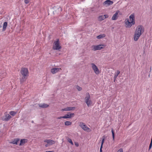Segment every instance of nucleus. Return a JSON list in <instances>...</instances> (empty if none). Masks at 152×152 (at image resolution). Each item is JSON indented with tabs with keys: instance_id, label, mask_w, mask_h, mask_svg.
<instances>
[{
	"instance_id": "obj_44",
	"label": "nucleus",
	"mask_w": 152,
	"mask_h": 152,
	"mask_svg": "<svg viewBox=\"0 0 152 152\" xmlns=\"http://www.w3.org/2000/svg\"><path fill=\"white\" fill-rule=\"evenodd\" d=\"M1 27V26L0 25V27Z\"/></svg>"
},
{
	"instance_id": "obj_28",
	"label": "nucleus",
	"mask_w": 152,
	"mask_h": 152,
	"mask_svg": "<svg viewBox=\"0 0 152 152\" xmlns=\"http://www.w3.org/2000/svg\"><path fill=\"white\" fill-rule=\"evenodd\" d=\"M76 88L78 90V91H80L82 90V88L81 87H80L78 86H76Z\"/></svg>"
},
{
	"instance_id": "obj_39",
	"label": "nucleus",
	"mask_w": 152,
	"mask_h": 152,
	"mask_svg": "<svg viewBox=\"0 0 152 152\" xmlns=\"http://www.w3.org/2000/svg\"><path fill=\"white\" fill-rule=\"evenodd\" d=\"M75 145L77 147H78L79 146V144L78 143H75Z\"/></svg>"
},
{
	"instance_id": "obj_40",
	"label": "nucleus",
	"mask_w": 152,
	"mask_h": 152,
	"mask_svg": "<svg viewBox=\"0 0 152 152\" xmlns=\"http://www.w3.org/2000/svg\"><path fill=\"white\" fill-rule=\"evenodd\" d=\"M45 152H54L53 151H47Z\"/></svg>"
},
{
	"instance_id": "obj_37",
	"label": "nucleus",
	"mask_w": 152,
	"mask_h": 152,
	"mask_svg": "<svg viewBox=\"0 0 152 152\" xmlns=\"http://www.w3.org/2000/svg\"><path fill=\"white\" fill-rule=\"evenodd\" d=\"M62 117H63V116H61V117H59L58 118V119H61L62 118H63Z\"/></svg>"
},
{
	"instance_id": "obj_13",
	"label": "nucleus",
	"mask_w": 152,
	"mask_h": 152,
	"mask_svg": "<svg viewBox=\"0 0 152 152\" xmlns=\"http://www.w3.org/2000/svg\"><path fill=\"white\" fill-rule=\"evenodd\" d=\"M74 115V114L73 113L68 114L63 116V117L64 118H70L73 116Z\"/></svg>"
},
{
	"instance_id": "obj_9",
	"label": "nucleus",
	"mask_w": 152,
	"mask_h": 152,
	"mask_svg": "<svg viewBox=\"0 0 152 152\" xmlns=\"http://www.w3.org/2000/svg\"><path fill=\"white\" fill-rule=\"evenodd\" d=\"M118 13H119L120 15H121L120 11L119 10L116 11L115 13L113 16L111 18L112 20H117L118 17Z\"/></svg>"
},
{
	"instance_id": "obj_18",
	"label": "nucleus",
	"mask_w": 152,
	"mask_h": 152,
	"mask_svg": "<svg viewBox=\"0 0 152 152\" xmlns=\"http://www.w3.org/2000/svg\"><path fill=\"white\" fill-rule=\"evenodd\" d=\"M7 25V22H5L4 23V24L3 25V29H2V31H4L6 30Z\"/></svg>"
},
{
	"instance_id": "obj_2",
	"label": "nucleus",
	"mask_w": 152,
	"mask_h": 152,
	"mask_svg": "<svg viewBox=\"0 0 152 152\" xmlns=\"http://www.w3.org/2000/svg\"><path fill=\"white\" fill-rule=\"evenodd\" d=\"M130 21L128 19L126 20L125 24L126 28H130L135 24L134 14H132L129 17Z\"/></svg>"
},
{
	"instance_id": "obj_15",
	"label": "nucleus",
	"mask_w": 152,
	"mask_h": 152,
	"mask_svg": "<svg viewBox=\"0 0 152 152\" xmlns=\"http://www.w3.org/2000/svg\"><path fill=\"white\" fill-rule=\"evenodd\" d=\"M20 140L19 138H16L13 140L12 141L10 142V143H12L14 144L17 145L18 142Z\"/></svg>"
},
{
	"instance_id": "obj_30",
	"label": "nucleus",
	"mask_w": 152,
	"mask_h": 152,
	"mask_svg": "<svg viewBox=\"0 0 152 152\" xmlns=\"http://www.w3.org/2000/svg\"><path fill=\"white\" fill-rule=\"evenodd\" d=\"M105 138V136H103L102 139V142H101V144H102V145H103V144Z\"/></svg>"
},
{
	"instance_id": "obj_3",
	"label": "nucleus",
	"mask_w": 152,
	"mask_h": 152,
	"mask_svg": "<svg viewBox=\"0 0 152 152\" xmlns=\"http://www.w3.org/2000/svg\"><path fill=\"white\" fill-rule=\"evenodd\" d=\"M84 99L85 102L88 107H89L91 105L92 103V102L89 93H87L86 94Z\"/></svg>"
},
{
	"instance_id": "obj_31",
	"label": "nucleus",
	"mask_w": 152,
	"mask_h": 152,
	"mask_svg": "<svg viewBox=\"0 0 152 152\" xmlns=\"http://www.w3.org/2000/svg\"><path fill=\"white\" fill-rule=\"evenodd\" d=\"M72 145H73V142L72 140L70 138H68L67 140Z\"/></svg>"
},
{
	"instance_id": "obj_22",
	"label": "nucleus",
	"mask_w": 152,
	"mask_h": 152,
	"mask_svg": "<svg viewBox=\"0 0 152 152\" xmlns=\"http://www.w3.org/2000/svg\"><path fill=\"white\" fill-rule=\"evenodd\" d=\"M93 70L94 71L96 75L99 74L100 73L99 71V69H98V67L96 68V69H94V70Z\"/></svg>"
},
{
	"instance_id": "obj_34",
	"label": "nucleus",
	"mask_w": 152,
	"mask_h": 152,
	"mask_svg": "<svg viewBox=\"0 0 152 152\" xmlns=\"http://www.w3.org/2000/svg\"><path fill=\"white\" fill-rule=\"evenodd\" d=\"M117 152H123V149L122 148H120Z\"/></svg>"
},
{
	"instance_id": "obj_36",
	"label": "nucleus",
	"mask_w": 152,
	"mask_h": 152,
	"mask_svg": "<svg viewBox=\"0 0 152 152\" xmlns=\"http://www.w3.org/2000/svg\"><path fill=\"white\" fill-rule=\"evenodd\" d=\"M50 145H49V144L48 143L47 144H46L45 145V146L46 147H48V146H49Z\"/></svg>"
},
{
	"instance_id": "obj_41",
	"label": "nucleus",
	"mask_w": 152,
	"mask_h": 152,
	"mask_svg": "<svg viewBox=\"0 0 152 152\" xmlns=\"http://www.w3.org/2000/svg\"><path fill=\"white\" fill-rule=\"evenodd\" d=\"M100 152H102V149H100Z\"/></svg>"
},
{
	"instance_id": "obj_8",
	"label": "nucleus",
	"mask_w": 152,
	"mask_h": 152,
	"mask_svg": "<svg viewBox=\"0 0 152 152\" xmlns=\"http://www.w3.org/2000/svg\"><path fill=\"white\" fill-rule=\"evenodd\" d=\"M11 118V116L6 113H4V115L3 116L2 120L4 121H8Z\"/></svg>"
},
{
	"instance_id": "obj_45",
	"label": "nucleus",
	"mask_w": 152,
	"mask_h": 152,
	"mask_svg": "<svg viewBox=\"0 0 152 152\" xmlns=\"http://www.w3.org/2000/svg\"><path fill=\"white\" fill-rule=\"evenodd\" d=\"M151 111L152 112V108L151 109Z\"/></svg>"
},
{
	"instance_id": "obj_33",
	"label": "nucleus",
	"mask_w": 152,
	"mask_h": 152,
	"mask_svg": "<svg viewBox=\"0 0 152 152\" xmlns=\"http://www.w3.org/2000/svg\"><path fill=\"white\" fill-rule=\"evenodd\" d=\"M29 0H25L24 2L25 4H27L29 3Z\"/></svg>"
},
{
	"instance_id": "obj_1",
	"label": "nucleus",
	"mask_w": 152,
	"mask_h": 152,
	"mask_svg": "<svg viewBox=\"0 0 152 152\" xmlns=\"http://www.w3.org/2000/svg\"><path fill=\"white\" fill-rule=\"evenodd\" d=\"M144 32V28L141 25H138L136 28L134 37V40L137 41L140 36Z\"/></svg>"
},
{
	"instance_id": "obj_32",
	"label": "nucleus",
	"mask_w": 152,
	"mask_h": 152,
	"mask_svg": "<svg viewBox=\"0 0 152 152\" xmlns=\"http://www.w3.org/2000/svg\"><path fill=\"white\" fill-rule=\"evenodd\" d=\"M103 16H104V19L106 18H108L109 17L108 15H107V14L104 15Z\"/></svg>"
},
{
	"instance_id": "obj_16",
	"label": "nucleus",
	"mask_w": 152,
	"mask_h": 152,
	"mask_svg": "<svg viewBox=\"0 0 152 152\" xmlns=\"http://www.w3.org/2000/svg\"><path fill=\"white\" fill-rule=\"evenodd\" d=\"M28 140L27 139H23L20 140V145H24L25 143L27 142Z\"/></svg>"
},
{
	"instance_id": "obj_10",
	"label": "nucleus",
	"mask_w": 152,
	"mask_h": 152,
	"mask_svg": "<svg viewBox=\"0 0 152 152\" xmlns=\"http://www.w3.org/2000/svg\"><path fill=\"white\" fill-rule=\"evenodd\" d=\"M44 142L48 143L50 145L55 144V141H54L49 139H46L45 140Z\"/></svg>"
},
{
	"instance_id": "obj_24",
	"label": "nucleus",
	"mask_w": 152,
	"mask_h": 152,
	"mask_svg": "<svg viewBox=\"0 0 152 152\" xmlns=\"http://www.w3.org/2000/svg\"><path fill=\"white\" fill-rule=\"evenodd\" d=\"M98 19L100 21L104 20V16L102 15L99 16L98 17Z\"/></svg>"
},
{
	"instance_id": "obj_17",
	"label": "nucleus",
	"mask_w": 152,
	"mask_h": 152,
	"mask_svg": "<svg viewBox=\"0 0 152 152\" xmlns=\"http://www.w3.org/2000/svg\"><path fill=\"white\" fill-rule=\"evenodd\" d=\"M39 106L40 107L43 108H47L49 106L48 104L45 103L39 104Z\"/></svg>"
},
{
	"instance_id": "obj_5",
	"label": "nucleus",
	"mask_w": 152,
	"mask_h": 152,
	"mask_svg": "<svg viewBox=\"0 0 152 152\" xmlns=\"http://www.w3.org/2000/svg\"><path fill=\"white\" fill-rule=\"evenodd\" d=\"M80 126L84 131L89 132L91 131L90 129L85 124L82 122H80L79 124Z\"/></svg>"
},
{
	"instance_id": "obj_6",
	"label": "nucleus",
	"mask_w": 152,
	"mask_h": 152,
	"mask_svg": "<svg viewBox=\"0 0 152 152\" xmlns=\"http://www.w3.org/2000/svg\"><path fill=\"white\" fill-rule=\"evenodd\" d=\"M106 45H94L92 46V50L94 51L101 50L105 47Z\"/></svg>"
},
{
	"instance_id": "obj_4",
	"label": "nucleus",
	"mask_w": 152,
	"mask_h": 152,
	"mask_svg": "<svg viewBox=\"0 0 152 152\" xmlns=\"http://www.w3.org/2000/svg\"><path fill=\"white\" fill-rule=\"evenodd\" d=\"M61 46L59 45V39H58L53 43V49L54 50H59L61 48Z\"/></svg>"
},
{
	"instance_id": "obj_35",
	"label": "nucleus",
	"mask_w": 152,
	"mask_h": 152,
	"mask_svg": "<svg viewBox=\"0 0 152 152\" xmlns=\"http://www.w3.org/2000/svg\"><path fill=\"white\" fill-rule=\"evenodd\" d=\"M58 9H59L60 11H62V9L61 7H59V8H58Z\"/></svg>"
},
{
	"instance_id": "obj_43",
	"label": "nucleus",
	"mask_w": 152,
	"mask_h": 152,
	"mask_svg": "<svg viewBox=\"0 0 152 152\" xmlns=\"http://www.w3.org/2000/svg\"><path fill=\"white\" fill-rule=\"evenodd\" d=\"M148 77H150V75H148Z\"/></svg>"
},
{
	"instance_id": "obj_26",
	"label": "nucleus",
	"mask_w": 152,
	"mask_h": 152,
	"mask_svg": "<svg viewBox=\"0 0 152 152\" xmlns=\"http://www.w3.org/2000/svg\"><path fill=\"white\" fill-rule=\"evenodd\" d=\"M111 132H112V134L113 140H114V138H115V136H114L115 133L113 129V128L111 129Z\"/></svg>"
},
{
	"instance_id": "obj_29",
	"label": "nucleus",
	"mask_w": 152,
	"mask_h": 152,
	"mask_svg": "<svg viewBox=\"0 0 152 152\" xmlns=\"http://www.w3.org/2000/svg\"><path fill=\"white\" fill-rule=\"evenodd\" d=\"M152 137H151V143H150V145H149V150H150V149L151 148V147H152Z\"/></svg>"
},
{
	"instance_id": "obj_14",
	"label": "nucleus",
	"mask_w": 152,
	"mask_h": 152,
	"mask_svg": "<svg viewBox=\"0 0 152 152\" xmlns=\"http://www.w3.org/2000/svg\"><path fill=\"white\" fill-rule=\"evenodd\" d=\"M75 108L74 107H69L65 108L62 109L63 111H70L74 110Z\"/></svg>"
},
{
	"instance_id": "obj_27",
	"label": "nucleus",
	"mask_w": 152,
	"mask_h": 152,
	"mask_svg": "<svg viewBox=\"0 0 152 152\" xmlns=\"http://www.w3.org/2000/svg\"><path fill=\"white\" fill-rule=\"evenodd\" d=\"M16 113L14 111H11L10 112V114L12 116H14Z\"/></svg>"
},
{
	"instance_id": "obj_7",
	"label": "nucleus",
	"mask_w": 152,
	"mask_h": 152,
	"mask_svg": "<svg viewBox=\"0 0 152 152\" xmlns=\"http://www.w3.org/2000/svg\"><path fill=\"white\" fill-rule=\"evenodd\" d=\"M21 73L23 76L26 77L28 76V69L26 68H23L20 71Z\"/></svg>"
},
{
	"instance_id": "obj_38",
	"label": "nucleus",
	"mask_w": 152,
	"mask_h": 152,
	"mask_svg": "<svg viewBox=\"0 0 152 152\" xmlns=\"http://www.w3.org/2000/svg\"><path fill=\"white\" fill-rule=\"evenodd\" d=\"M102 147H103V145H102V144H101V146H100V149H102Z\"/></svg>"
},
{
	"instance_id": "obj_12",
	"label": "nucleus",
	"mask_w": 152,
	"mask_h": 152,
	"mask_svg": "<svg viewBox=\"0 0 152 152\" xmlns=\"http://www.w3.org/2000/svg\"><path fill=\"white\" fill-rule=\"evenodd\" d=\"M113 3V2L112 1L110 0H107L103 3V4L104 5H106V6H108L112 5Z\"/></svg>"
},
{
	"instance_id": "obj_25",
	"label": "nucleus",
	"mask_w": 152,
	"mask_h": 152,
	"mask_svg": "<svg viewBox=\"0 0 152 152\" xmlns=\"http://www.w3.org/2000/svg\"><path fill=\"white\" fill-rule=\"evenodd\" d=\"M91 65L92 68L93 70L97 68V66L94 63H91Z\"/></svg>"
},
{
	"instance_id": "obj_20",
	"label": "nucleus",
	"mask_w": 152,
	"mask_h": 152,
	"mask_svg": "<svg viewBox=\"0 0 152 152\" xmlns=\"http://www.w3.org/2000/svg\"><path fill=\"white\" fill-rule=\"evenodd\" d=\"M106 36L105 34H102L99 35L96 37L98 39H102L104 37Z\"/></svg>"
},
{
	"instance_id": "obj_21",
	"label": "nucleus",
	"mask_w": 152,
	"mask_h": 152,
	"mask_svg": "<svg viewBox=\"0 0 152 152\" xmlns=\"http://www.w3.org/2000/svg\"><path fill=\"white\" fill-rule=\"evenodd\" d=\"M26 77L23 76L20 79V82L21 83H23L26 79Z\"/></svg>"
},
{
	"instance_id": "obj_19",
	"label": "nucleus",
	"mask_w": 152,
	"mask_h": 152,
	"mask_svg": "<svg viewBox=\"0 0 152 152\" xmlns=\"http://www.w3.org/2000/svg\"><path fill=\"white\" fill-rule=\"evenodd\" d=\"M120 72L119 71L117 70L116 72H115L114 76V82H115L116 79L117 78L118 75L120 74Z\"/></svg>"
},
{
	"instance_id": "obj_42",
	"label": "nucleus",
	"mask_w": 152,
	"mask_h": 152,
	"mask_svg": "<svg viewBox=\"0 0 152 152\" xmlns=\"http://www.w3.org/2000/svg\"><path fill=\"white\" fill-rule=\"evenodd\" d=\"M151 68H150V72L151 71Z\"/></svg>"
},
{
	"instance_id": "obj_23",
	"label": "nucleus",
	"mask_w": 152,
	"mask_h": 152,
	"mask_svg": "<svg viewBox=\"0 0 152 152\" xmlns=\"http://www.w3.org/2000/svg\"><path fill=\"white\" fill-rule=\"evenodd\" d=\"M71 124L72 122L69 121H66L64 123L65 125L67 126L70 125Z\"/></svg>"
},
{
	"instance_id": "obj_11",
	"label": "nucleus",
	"mask_w": 152,
	"mask_h": 152,
	"mask_svg": "<svg viewBox=\"0 0 152 152\" xmlns=\"http://www.w3.org/2000/svg\"><path fill=\"white\" fill-rule=\"evenodd\" d=\"M61 70V68L55 67L51 69V72L52 74H55L56 73L59 71Z\"/></svg>"
}]
</instances>
